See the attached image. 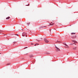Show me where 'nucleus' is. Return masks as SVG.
Returning a JSON list of instances; mask_svg holds the SVG:
<instances>
[{"label":"nucleus","mask_w":78,"mask_h":78,"mask_svg":"<svg viewBox=\"0 0 78 78\" xmlns=\"http://www.w3.org/2000/svg\"><path fill=\"white\" fill-rule=\"evenodd\" d=\"M55 48H56V49H55V50L56 51H60V49L58 47H57L56 46H55Z\"/></svg>","instance_id":"1"},{"label":"nucleus","mask_w":78,"mask_h":78,"mask_svg":"<svg viewBox=\"0 0 78 78\" xmlns=\"http://www.w3.org/2000/svg\"><path fill=\"white\" fill-rule=\"evenodd\" d=\"M44 41L46 43H48L49 42V41L46 38H44Z\"/></svg>","instance_id":"2"},{"label":"nucleus","mask_w":78,"mask_h":78,"mask_svg":"<svg viewBox=\"0 0 78 78\" xmlns=\"http://www.w3.org/2000/svg\"><path fill=\"white\" fill-rule=\"evenodd\" d=\"M22 36H25L26 37H27V33H23L22 35Z\"/></svg>","instance_id":"3"},{"label":"nucleus","mask_w":78,"mask_h":78,"mask_svg":"<svg viewBox=\"0 0 78 78\" xmlns=\"http://www.w3.org/2000/svg\"><path fill=\"white\" fill-rule=\"evenodd\" d=\"M64 45H65V47H66V48H69V46L67 45L66 44V43H64Z\"/></svg>","instance_id":"4"},{"label":"nucleus","mask_w":78,"mask_h":78,"mask_svg":"<svg viewBox=\"0 0 78 78\" xmlns=\"http://www.w3.org/2000/svg\"><path fill=\"white\" fill-rule=\"evenodd\" d=\"M72 42H73L74 44H75V45H76V44L77 43V42H76V41L75 40H72Z\"/></svg>","instance_id":"5"},{"label":"nucleus","mask_w":78,"mask_h":78,"mask_svg":"<svg viewBox=\"0 0 78 78\" xmlns=\"http://www.w3.org/2000/svg\"><path fill=\"white\" fill-rule=\"evenodd\" d=\"M54 25V23H53L51 22L50 24L49 25Z\"/></svg>","instance_id":"6"},{"label":"nucleus","mask_w":78,"mask_h":78,"mask_svg":"<svg viewBox=\"0 0 78 78\" xmlns=\"http://www.w3.org/2000/svg\"><path fill=\"white\" fill-rule=\"evenodd\" d=\"M76 35H75L73 37V39H74V38H76Z\"/></svg>","instance_id":"7"},{"label":"nucleus","mask_w":78,"mask_h":78,"mask_svg":"<svg viewBox=\"0 0 78 78\" xmlns=\"http://www.w3.org/2000/svg\"><path fill=\"white\" fill-rule=\"evenodd\" d=\"M73 49H74V50H76V47H74L73 48Z\"/></svg>","instance_id":"8"},{"label":"nucleus","mask_w":78,"mask_h":78,"mask_svg":"<svg viewBox=\"0 0 78 78\" xmlns=\"http://www.w3.org/2000/svg\"><path fill=\"white\" fill-rule=\"evenodd\" d=\"M58 42L60 43V42H61V41H57L55 42V43H57Z\"/></svg>","instance_id":"9"},{"label":"nucleus","mask_w":78,"mask_h":78,"mask_svg":"<svg viewBox=\"0 0 78 78\" xmlns=\"http://www.w3.org/2000/svg\"><path fill=\"white\" fill-rule=\"evenodd\" d=\"M9 18H10V17H8L6 18V19H9Z\"/></svg>","instance_id":"10"},{"label":"nucleus","mask_w":78,"mask_h":78,"mask_svg":"<svg viewBox=\"0 0 78 78\" xmlns=\"http://www.w3.org/2000/svg\"><path fill=\"white\" fill-rule=\"evenodd\" d=\"M71 34H75V33H71Z\"/></svg>","instance_id":"11"},{"label":"nucleus","mask_w":78,"mask_h":78,"mask_svg":"<svg viewBox=\"0 0 78 78\" xmlns=\"http://www.w3.org/2000/svg\"><path fill=\"white\" fill-rule=\"evenodd\" d=\"M30 58H32V57H33V56L32 55H30Z\"/></svg>","instance_id":"12"},{"label":"nucleus","mask_w":78,"mask_h":78,"mask_svg":"<svg viewBox=\"0 0 78 78\" xmlns=\"http://www.w3.org/2000/svg\"><path fill=\"white\" fill-rule=\"evenodd\" d=\"M30 23H27V25L28 26L29 25H30Z\"/></svg>","instance_id":"13"},{"label":"nucleus","mask_w":78,"mask_h":78,"mask_svg":"<svg viewBox=\"0 0 78 78\" xmlns=\"http://www.w3.org/2000/svg\"><path fill=\"white\" fill-rule=\"evenodd\" d=\"M36 45H39V44H35L34 46H36Z\"/></svg>","instance_id":"14"},{"label":"nucleus","mask_w":78,"mask_h":78,"mask_svg":"<svg viewBox=\"0 0 78 78\" xmlns=\"http://www.w3.org/2000/svg\"><path fill=\"white\" fill-rule=\"evenodd\" d=\"M26 6H30V4H29L28 5H26Z\"/></svg>","instance_id":"15"},{"label":"nucleus","mask_w":78,"mask_h":78,"mask_svg":"<svg viewBox=\"0 0 78 78\" xmlns=\"http://www.w3.org/2000/svg\"><path fill=\"white\" fill-rule=\"evenodd\" d=\"M16 36H19V35L17 34H16Z\"/></svg>","instance_id":"16"},{"label":"nucleus","mask_w":78,"mask_h":78,"mask_svg":"<svg viewBox=\"0 0 78 78\" xmlns=\"http://www.w3.org/2000/svg\"><path fill=\"white\" fill-rule=\"evenodd\" d=\"M13 43H14L13 45H14V44H16V42H13Z\"/></svg>","instance_id":"17"},{"label":"nucleus","mask_w":78,"mask_h":78,"mask_svg":"<svg viewBox=\"0 0 78 78\" xmlns=\"http://www.w3.org/2000/svg\"><path fill=\"white\" fill-rule=\"evenodd\" d=\"M28 48L27 47L25 48H25H25Z\"/></svg>","instance_id":"18"},{"label":"nucleus","mask_w":78,"mask_h":78,"mask_svg":"<svg viewBox=\"0 0 78 78\" xmlns=\"http://www.w3.org/2000/svg\"><path fill=\"white\" fill-rule=\"evenodd\" d=\"M51 30H50V31H51Z\"/></svg>","instance_id":"19"},{"label":"nucleus","mask_w":78,"mask_h":78,"mask_svg":"<svg viewBox=\"0 0 78 78\" xmlns=\"http://www.w3.org/2000/svg\"><path fill=\"white\" fill-rule=\"evenodd\" d=\"M9 64H8L7 65H9Z\"/></svg>","instance_id":"20"},{"label":"nucleus","mask_w":78,"mask_h":78,"mask_svg":"<svg viewBox=\"0 0 78 78\" xmlns=\"http://www.w3.org/2000/svg\"><path fill=\"white\" fill-rule=\"evenodd\" d=\"M54 30H55V28H54Z\"/></svg>","instance_id":"21"}]
</instances>
